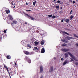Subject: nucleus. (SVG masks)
I'll return each instance as SVG.
<instances>
[{"instance_id":"f257e3e1","label":"nucleus","mask_w":78,"mask_h":78,"mask_svg":"<svg viewBox=\"0 0 78 78\" xmlns=\"http://www.w3.org/2000/svg\"><path fill=\"white\" fill-rule=\"evenodd\" d=\"M69 56H71V58H73L74 59V60L76 61H78V59L76 58L74 55H73L72 54L69 52H66L64 56L66 58H68V57H69Z\"/></svg>"},{"instance_id":"f03ea898","label":"nucleus","mask_w":78,"mask_h":78,"mask_svg":"<svg viewBox=\"0 0 78 78\" xmlns=\"http://www.w3.org/2000/svg\"><path fill=\"white\" fill-rule=\"evenodd\" d=\"M25 14L26 15V16H27L28 18H29V19H31V20H34V18L33 17L27 14Z\"/></svg>"},{"instance_id":"7ed1b4c3","label":"nucleus","mask_w":78,"mask_h":78,"mask_svg":"<svg viewBox=\"0 0 78 78\" xmlns=\"http://www.w3.org/2000/svg\"><path fill=\"white\" fill-rule=\"evenodd\" d=\"M62 51H63L64 52H66L67 51H69V49H66V48H62L61 49Z\"/></svg>"},{"instance_id":"20e7f679","label":"nucleus","mask_w":78,"mask_h":78,"mask_svg":"<svg viewBox=\"0 0 78 78\" xmlns=\"http://www.w3.org/2000/svg\"><path fill=\"white\" fill-rule=\"evenodd\" d=\"M40 73H42L43 72V67L42 66H40Z\"/></svg>"},{"instance_id":"39448f33","label":"nucleus","mask_w":78,"mask_h":78,"mask_svg":"<svg viewBox=\"0 0 78 78\" xmlns=\"http://www.w3.org/2000/svg\"><path fill=\"white\" fill-rule=\"evenodd\" d=\"M53 66L51 67L50 70H49V72H53Z\"/></svg>"},{"instance_id":"423d86ee","label":"nucleus","mask_w":78,"mask_h":78,"mask_svg":"<svg viewBox=\"0 0 78 78\" xmlns=\"http://www.w3.org/2000/svg\"><path fill=\"white\" fill-rule=\"evenodd\" d=\"M9 17V18L10 21H11L13 20V19L12 18V16L10 15H9L8 16Z\"/></svg>"},{"instance_id":"0eeeda50","label":"nucleus","mask_w":78,"mask_h":78,"mask_svg":"<svg viewBox=\"0 0 78 78\" xmlns=\"http://www.w3.org/2000/svg\"><path fill=\"white\" fill-rule=\"evenodd\" d=\"M66 39H67L68 40H70V39H74V38L69 37H66Z\"/></svg>"},{"instance_id":"6e6552de","label":"nucleus","mask_w":78,"mask_h":78,"mask_svg":"<svg viewBox=\"0 0 78 78\" xmlns=\"http://www.w3.org/2000/svg\"><path fill=\"white\" fill-rule=\"evenodd\" d=\"M60 33H63V34H67V35H69V33L65 31H61L60 32Z\"/></svg>"},{"instance_id":"1a4fd4ad","label":"nucleus","mask_w":78,"mask_h":78,"mask_svg":"<svg viewBox=\"0 0 78 78\" xmlns=\"http://www.w3.org/2000/svg\"><path fill=\"white\" fill-rule=\"evenodd\" d=\"M67 62H68V61L67 60H65V62L63 63V66H64V65H66V64H67Z\"/></svg>"},{"instance_id":"9d476101","label":"nucleus","mask_w":78,"mask_h":78,"mask_svg":"<svg viewBox=\"0 0 78 78\" xmlns=\"http://www.w3.org/2000/svg\"><path fill=\"white\" fill-rule=\"evenodd\" d=\"M4 67L6 69V70L7 71L8 73H9V71L8 70V67L6 66H5V64H4Z\"/></svg>"},{"instance_id":"9b49d317","label":"nucleus","mask_w":78,"mask_h":78,"mask_svg":"<svg viewBox=\"0 0 78 78\" xmlns=\"http://www.w3.org/2000/svg\"><path fill=\"white\" fill-rule=\"evenodd\" d=\"M37 50H38V49H37V47H35L34 49V51H37Z\"/></svg>"},{"instance_id":"f8f14e48","label":"nucleus","mask_w":78,"mask_h":78,"mask_svg":"<svg viewBox=\"0 0 78 78\" xmlns=\"http://www.w3.org/2000/svg\"><path fill=\"white\" fill-rule=\"evenodd\" d=\"M41 53H45V49L44 48H42L41 50Z\"/></svg>"},{"instance_id":"ddd939ff","label":"nucleus","mask_w":78,"mask_h":78,"mask_svg":"<svg viewBox=\"0 0 78 78\" xmlns=\"http://www.w3.org/2000/svg\"><path fill=\"white\" fill-rule=\"evenodd\" d=\"M61 41H62V42H65V43H67V42H68V41H66L65 39L62 40Z\"/></svg>"},{"instance_id":"4468645a","label":"nucleus","mask_w":78,"mask_h":78,"mask_svg":"<svg viewBox=\"0 0 78 78\" xmlns=\"http://www.w3.org/2000/svg\"><path fill=\"white\" fill-rule=\"evenodd\" d=\"M23 52L24 53L26 54V55H28V54H29V52H28L27 51H23Z\"/></svg>"},{"instance_id":"2eb2a0df","label":"nucleus","mask_w":78,"mask_h":78,"mask_svg":"<svg viewBox=\"0 0 78 78\" xmlns=\"http://www.w3.org/2000/svg\"><path fill=\"white\" fill-rule=\"evenodd\" d=\"M44 42H45V41L44 40L42 41L41 42V45H44Z\"/></svg>"},{"instance_id":"dca6fc26","label":"nucleus","mask_w":78,"mask_h":78,"mask_svg":"<svg viewBox=\"0 0 78 78\" xmlns=\"http://www.w3.org/2000/svg\"><path fill=\"white\" fill-rule=\"evenodd\" d=\"M31 27H28L27 29V31H29L30 30H31Z\"/></svg>"},{"instance_id":"f3484780","label":"nucleus","mask_w":78,"mask_h":78,"mask_svg":"<svg viewBox=\"0 0 78 78\" xmlns=\"http://www.w3.org/2000/svg\"><path fill=\"white\" fill-rule=\"evenodd\" d=\"M34 43L35 44V45H38V44H39V42L37 41H35L34 42Z\"/></svg>"},{"instance_id":"a211bd4d","label":"nucleus","mask_w":78,"mask_h":78,"mask_svg":"<svg viewBox=\"0 0 78 78\" xmlns=\"http://www.w3.org/2000/svg\"><path fill=\"white\" fill-rule=\"evenodd\" d=\"M5 11L7 14H9V10H6Z\"/></svg>"},{"instance_id":"6ab92c4d","label":"nucleus","mask_w":78,"mask_h":78,"mask_svg":"<svg viewBox=\"0 0 78 78\" xmlns=\"http://www.w3.org/2000/svg\"><path fill=\"white\" fill-rule=\"evenodd\" d=\"M16 31H19V30H20V28L19 27H17L16 28Z\"/></svg>"},{"instance_id":"aec40b11","label":"nucleus","mask_w":78,"mask_h":78,"mask_svg":"<svg viewBox=\"0 0 78 78\" xmlns=\"http://www.w3.org/2000/svg\"><path fill=\"white\" fill-rule=\"evenodd\" d=\"M36 1H35L33 3V5L34 6H35L36 5Z\"/></svg>"},{"instance_id":"412c9836","label":"nucleus","mask_w":78,"mask_h":78,"mask_svg":"<svg viewBox=\"0 0 78 78\" xmlns=\"http://www.w3.org/2000/svg\"><path fill=\"white\" fill-rule=\"evenodd\" d=\"M62 45L63 47H65V46H66V45H67V44H62Z\"/></svg>"},{"instance_id":"4be33fe9","label":"nucleus","mask_w":78,"mask_h":78,"mask_svg":"<svg viewBox=\"0 0 78 78\" xmlns=\"http://www.w3.org/2000/svg\"><path fill=\"white\" fill-rule=\"evenodd\" d=\"M7 59H11V56L8 55L7 56Z\"/></svg>"},{"instance_id":"5701e85b","label":"nucleus","mask_w":78,"mask_h":78,"mask_svg":"<svg viewBox=\"0 0 78 78\" xmlns=\"http://www.w3.org/2000/svg\"><path fill=\"white\" fill-rule=\"evenodd\" d=\"M55 7L57 9H59V5H56Z\"/></svg>"},{"instance_id":"b1692460","label":"nucleus","mask_w":78,"mask_h":78,"mask_svg":"<svg viewBox=\"0 0 78 78\" xmlns=\"http://www.w3.org/2000/svg\"><path fill=\"white\" fill-rule=\"evenodd\" d=\"M66 22H69V19H66Z\"/></svg>"},{"instance_id":"393cba45","label":"nucleus","mask_w":78,"mask_h":78,"mask_svg":"<svg viewBox=\"0 0 78 78\" xmlns=\"http://www.w3.org/2000/svg\"><path fill=\"white\" fill-rule=\"evenodd\" d=\"M74 37H77V38H78V36H76V34H74Z\"/></svg>"},{"instance_id":"a878e982","label":"nucleus","mask_w":78,"mask_h":78,"mask_svg":"<svg viewBox=\"0 0 78 78\" xmlns=\"http://www.w3.org/2000/svg\"><path fill=\"white\" fill-rule=\"evenodd\" d=\"M17 23V21H14L12 23H14V24H16Z\"/></svg>"},{"instance_id":"bb28decb","label":"nucleus","mask_w":78,"mask_h":78,"mask_svg":"<svg viewBox=\"0 0 78 78\" xmlns=\"http://www.w3.org/2000/svg\"><path fill=\"white\" fill-rule=\"evenodd\" d=\"M52 15H48V17H52Z\"/></svg>"},{"instance_id":"cd10ccee","label":"nucleus","mask_w":78,"mask_h":78,"mask_svg":"<svg viewBox=\"0 0 78 78\" xmlns=\"http://www.w3.org/2000/svg\"><path fill=\"white\" fill-rule=\"evenodd\" d=\"M57 3H61V1H60L58 0L56 1Z\"/></svg>"},{"instance_id":"c85d7f7f","label":"nucleus","mask_w":78,"mask_h":78,"mask_svg":"<svg viewBox=\"0 0 78 78\" xmlns=\"http://www.w3.org/2000/svg\"><path fill=\"white\" fill-rule=\"evenodd\" d=\"M28 62L29 63H31V60L29 59V60H28Z\"/></svg>"},{"instance_id":"c756f323","label":"nucleus","mask_w":78,"mask_h":78,"mask_svg":"<svg viewBox=\"0 0 78 78\" xmlns=\"http://www.w3.org/2000/svg\"><path fill=\"white\" fill-rule=\"evenodd\" d=\"M52 18H53V19H55V18H56V16L54 15L52 16Z\"/></svg>"},{"instance_id":"7c9ffc66","label":"nucleus","mask_w":78,"mask_h":78,"mask_svg":"<svg viewBox=\"0 0 78 78\" xmlns=\"http://www.w3.org/2000/svg\"><path fill=\"white\" fill-rule=\"evenodd\" d=\"M27 46L28 47H29V48H31V46H30L29 44H27Z\"/></svg>"},{"instance_id":"2f4dec72","label":"nucleus","mask_w":78,"mask_h":78,"mask_svg":"<svg viewBox=\"0 0 78 78\" xmlns=\"http://www.w3.org/2000/svg\"><path fill=\"white\" fill-rule=\"evenodd\" d=\"M75 65H76V66H78V62H75Z\"/></svg>"},{"instance_id":"473e14b6","label":"nucleus","mask_w":78,"mask_h":78,"mask_svg":"<svg viewBox=\"0 0 78 78\" xmlns=\"http://www.w3.org/2000/svg\"><path fill=\"white\" fill-rule=\"evenodd\" d=\"M31 10H26V11L28 12H30V11H31Z\"/></svg>"},{"instance_id":"72a5a7b5","label":"nucleus","mask_w":78,"mask_h":78,"mask_svg":"<svg viewBox=\"0 0 78 78\" xmlns=\"http://www.w3.org/2000/svg\"><path fill=\"white\" fill-rule=\"evenodd\" d=\"M70 18H71V19H73V16H71V17H70Z\"/></svg>"},{"instance_id":"f704fd0d","label":"nucleus","mask_w":78,"mask_h":78,"mask_svg":"<svg viewBox=\"0 0 78 78\" xmlns=\"http://www.w3.org/2000/svg\"><path fill=\"white\" fill-rule=\"evenodd\" d=\"M71 60L70 61L71 62H72V61H73V60L72 59V58H71Z\"/></svg>"},{"instance_id":"c9c22d12","label":"nucleus","mask_w":78,"mask_h":78,"mask_svg":"<svg viewBox=\"0 0 78 78\" xmlns=\"http://www.w3.org/2000/svg\"><path fill=\"white\" fill-rule=\"evenodd\" d=\"M72 10H71V11L70 12V14H72Z\"/></svg>"},{"instance_id":"e433bc0d","label":"nucleus","mask_w":78,"mask_h":78,"mask_svg":"<svg viewBox=\"0 0 78 78\" xmlns=\"http://www.w3.org/2000/svg\"><path fill=\"white\" fill-rule=\"evenodd\" d=\"M4 32L5 33H6V30H4Z\"/></svg>"},{"instance_id":"4c0bfd02","label":"nucleus","mask_w":78,"mask_h":78,"mask_svg":"<svg viewBox=\"0 0 78 78\" xmlns=\"http://www.w3.org/2000/svg\"><path fill=\"white\" fill-rule=\"evenodd\" d=\"M73 4H74V3H75V2L74 1H73Z\"/></svg>"},{"instance_id":"58836bf2","label":"nucleus","mask_w":78,"mask_h":78,"mask_svg":"<svg viewBox=\"0 0 78 78\" xmlns=\"http://www.w3.org/2000/svg\"><path fill=\"white\" fill-rule=\"evenodd\" d=\"M14 2V1H12V5H14V4H13V3H12V2Z\"/></svg>"},{"instance_id":"ea45409f","label":"nucleus","mask_w":78,"mask_h":78,"mask_svg":"<svg viewBox=\"0 0 78 78\" xmlns=\"http://www.w3.org/2000/svg\"><path fill=\"white\" fill-rule=\"evenodd\" d=\"M60 9H62V7H60Z\"/></svg>"},{"instance_id":"a19ab883","label":"nucleus","mask_w":78,"mask_h":78,"mask_svg":"<svg viewBox=\"0 0 78 78\" xmlns=\"http://www.w3.org/2000/svg\"><path fill=\"white\" fill-rule=\"evenodd\" d=\"M63 59V58H61V61H62V60Z\"/></svg>"},{"instance_id":"79ce46f5","label":"nucleus","mask_w":78,"mask_h":78,"mask_svg":"<svg viewBox=\"0 0 78 78\" xmlns=\"http://www.w3.org/2000/svg\"><path fill=\"white\" fill-rule=\"evenodd\" d=\"M61 22H64V20H62Z\"/></svg>"},{"instance_id":"37998d69","label":"nucleus","mask_w":78,"mask_h":78,"mask_svg":"<svg viewBox=\"0 0 78 78\" xmlns=\"http://www.w3.org/2000/svg\"><path fill=\"white\" fill-rule=\"evenodd\" d=\"M14 64H15V65L16 66V65H17V64H16V63L15 62V63H14Z\"/></svg>"},{"instance_id":"c03bdc74","label":"nucleus","mask_w":78,"mask_h":78,"mask_svg":"<svg viewBox=\"0 0 78 78\" xmlns=\"http://www.w3.org/2000/svg\"><path fill=\"white\" fill-rule=\"evenodd\" d=\"M25 24H26V25H27V22H26L25 23Z\"/></svg>"},{"instance_id":"a18cd8bd","label":"nucleus","mask_w":78,"mask_h":78,"mask_svg":"<svg viewBox=\"0 0 78 78\" xmlns=\"http://www.w3.org/2000/svg\"><path fill=\"white\" fill-rule=\"evenodd\" d=\"M7 22L8 23H8V21H7Z\"/></svg>"},{"instance_id":"49530a36","label":"nucleus","mask_w":78,"mask_h":78,"mask_svg":"<svg viewBox=\"0 0 78 78\" xmlns=\"http://www.w3.org/2000/svg\"><path fill=\"white\" fill-rule=\"evenodd\" d=\"M40 78H42V75L40 77Z\"/></svg>"},{"instance_id":"de8ad7c7","label":"nucleus","mask_w":78,"mask_h":78,"mask_svg":"<svg viewBox=\"0 0 78 78\" xmlns=\"http://www.w3.org/2000/svg\"><path fill=\"white\" fill-rule=\"evenodd\" d=\"M26 5H28L27 2H26Z\"/></svg>"},{"instance_id":"09e8293b","label":"nucleus","mask_w":78,"mask_h":78,"mask_svg":"<svg viewBox=\"0 0 78 78\" xmlns=\"http://www.w3.org/2000/svg\"><path fill=\"white\" fill-rule=\"evenodd\" d=\"M2 37H0V39H2Z\"/></svg>"},{"instance_id":"8fccbe9b","label":"nucleus","mask_w":78,"mask_h":78,"mask_svg":"<svg viewBox=\"0 0 78 78\" xmlns=\"http://www.w3.org/2000/svg\"><path fill=\"white\" fill-rule=\"evenodd\" d=\"M73 64H75V62H73Z\"/></svg>"},{"instance_id":"3c124183","label":"nucleus","mask_w":78,"mask_h":78,"mask_svg":"<svg viewBox=\"0 0 78 78\" xmlns=\"http://www.w3.org/2000/svg\"><path fill=\"white\" fill-rule=\"evenodd\" d=\"M54 1H56V0H53Z\"/></svg>"},{"instance_id":"603ef678","label":"nucleus","mask_w":78,"mask_h":78,"mask_svg":"<svg viewBox=\"0 0 78 78\" xmlns=\"http://www.w3.org/2000/svg\"><path fill=\"white\" fill-rule=\"evenodd\" d=\"M13 8H15V6H14Z\"/></svg>"},{"instance_id":"864d4df0","label":"nucleus","mask_w":78,"mask_h":78,"mask_svg":"<svg viewBox=\"0 0 78 78\" xmlns=\"http://www.w3.org/2000/svg\"><path fill=\"white\" fill-rule=\"evenodd\" d=\"M9 73V74H10V73Z\"/></svg>"},{"instance_id":"5fc2aeb1","label":"nucleus","mask_w":78,"mask_h":78,"mask_svg":"<svg viewBox=\"0 0 78 78\" xmlns=\"http://www.w3.org/2000/svg\"><path fill=\"white\" fill-rule=\"evenodd\" d=\"M55 3H56V2H55Z\"/></svg>"},{"instance_id":"6e6d98bb","label":"nucleus","mask_w":78,"mask_h":78,"mask_svg":"<svg viewBox=\"0 0 78 78\" xmlns=\"http://www.w3.org/2000/svg\"><path fill=\"white\" fill-rule=\"evenodd\" d=\"M14 5H15V4H14Z\"/></svg>"}]
</instances>
